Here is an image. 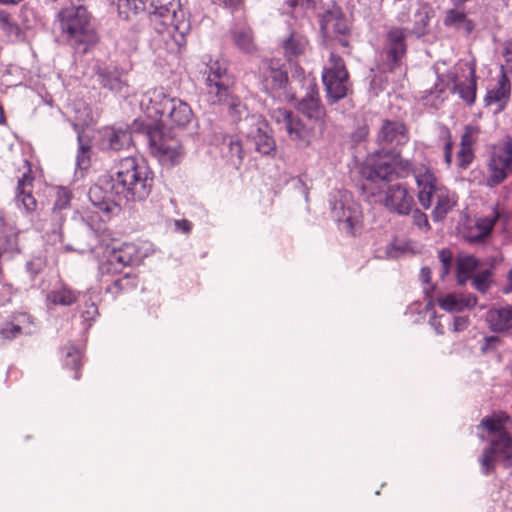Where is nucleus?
Segmentation results:
<instances>
[{
	"instance_id": "obj_9",
	"label": "nucleus",
	"mask_w": 512,
	"mask_h": 512,
	"mask_svg": "<svg viewBox=\"0 0 512 512\" xmlns=\"http://www.w3.org/2000/svg\"><path fill=\"white\" fill-rule=\"evenodd\" d=\"M146 137L150 153L158 159L162 165H175L183 156L180 140L160 125L149 126Z\"/></svg>"
},
{
	"instance_id": "obj_57",
	"label": "nucleus",
	"mask_w": 512,
	"mask_h": 512,
	"mask_svg": "<svg viewBox=\"0 0 512 512\" xmlns=\"http://www.w3.org/2000/svg\"><path fill=\"white\" fill-rule=\"evenodd\" d=\"M214 4L218 6H223L225 8L235 10L238 9L242 3V0H211Z\"/></svg>"
},
{
	"instance_id": "obj_18",
	"label": "nucleus",
	"mask_w": 512,
	"mask_h": 512,
	"mask_svg": "<svg viewBox=\"0 0 512 512\" xmlns=\"http://www.w3.org/2000/svg\"><path fill=\"white\" fill-rule=\"evenodd\" d=\"M320 30L324 38L337 41L342 47L350 45V27L339 8L325 11L320 17Z\"/></svg>"
},
{
	"instance_id": "obj_6",
	"label": "nucleus",
	"mask_w": 512,
	"mask_h": 512,
	"mask_svg": "<svg viewBox=\"0 0 512 512\" xmlns=\"http://www.w3.org/2000/svg\"><path fill=\"white\" fill-rule=\"evenodd\" d=\"M428 168H415L408 159H403L399 152H395L383 157H368L361 167V175L365 179L362 184L364 191L372 189V185L377 181H392L396 178H406L413 174L416 178L417 173H424Z\"/></svg>"
},
{
	"instance_id": "obj_43",
	"label": "nucleus",
	"mask_w": 512,
	"mask_h": 512,
	"mask_svg": "<svg viewBox=\"0 0 512 512\" xmlns=\"http://www.w3.org/2000/svg\"><path fill=\"white\" fill-rule=\"evenodd\" d=\"M492 283V271L485 269L477 273L472 277V286L478 292L485 294L491 287Z\"/></svg>"
},
{
	"instance_id": "obj_22",
	"label": "nucleus",
	"mask_w": 512,
	"mask_h": 512,
	"mask_svg": "<svg viewBox=\"0 0 512 512\" xmlns=\"http://www.w3.org/2000/svg\"><path fill=\"white\" fill-rule=\"evenodd\" d=\"M504 212L496 207L490 214L476 219L475 224L464 232V239L469 244H483L491 236L495 224L503 217Z\"/></svg>"
},
{
	"instance_id": "obj_26",
	"label": "nucleus",
	"mask_w": 512,
	"mask_h": 512,
	"mask_svg": "<svg viewBox=\"0 0 512 512\" xmlns=\"http://www.w3.org/2000/svg\"><path fill=\"white\" fill-rule=\"evenodd\" d=\"M96 75L98 82L103 88L109 89L121 96L129 94L127 80L124 78V74L116 67H98Z\"/></svg>"
},
{
	"instance_id": "obj_23",
	"label": "nucleus",
	"mask_w": 512,
	"mask_h": 512,
	"mask_svg": "<svg viewBox=\"0 0 512 512\" xmlns=\"http://www.w3.org/2000/svg\"><path fill=\"white\" fill-rule=\"evenodd\" d=\"M298 110L320 128L325 126L326 110L320 101L315 85L310 86L306 95L299 101Z\"/></svg>"
},
{
	"instance_id": "obj_5",
	"label": "nucleus",
	"mask_w": 512,
	"mask_h": 512,
	"mask_svg": "<svg viewBox=\"0 0 512 512\" xmlns=\"http://www.w3.org/2000/svg\"><path fill=\"white\" fill-rule=\"evenodd\" d=\"M69 1L70 5L58 13L61 33L69 45L85 53L95 40L91 17L81 0Z\"/></svg>"
},
{
	"instance_id": "obj_53",
	"label": "nucleus",
	"mask_w": 512,
	"mask_h": 512,
	"mask_svg": "<svg viewBox=\"0 0 512 512\" xmlns=\"http://www.w3.org/2000/svg\"><path fill=\"white\" fill-rule=\"evenodd\" d=\"M499 342L500 338L498 336L491 335L484 337L483 343L481 345V351L485 353L491 349H494Z\"/></svg>"
},
{
	"instance_id": "obj_7",
	"label": "nucleus",
	"mask_w": 512,
	"mask_h": 512,
	"mask_svg": "<svg viewBox=\"0 0 512 512\" xmlns=\"http://www.w3.org/2000/svg\"><path fill=\"white\" fill-rule=\"evenodd\" d=\"M141 105L149 117H160L164 122L177 127H186L193 118L190 105L177 97H170L163 88L149 90L142 98Z\"/></svg>"
},
{
	"instance_id": "obj_45",
	"label": "nucleus",
	"mask_w": 512,
	"mask_h": 512,
	"mask_svg": "<svg viewBox=\"0 0 512 512\" xmlns=\"http://www.w3.org/2000/svg\"><path fill=\"white\" fill-rule=\"evenodd\" d=\"M478 266V260L474 256H467L461 259L457 265V274L459 282L462 283V275L468 274L476 269Z\"/></svg>"
},
{
	"instance_id": "obj_15",
	"label": "nucleus",
	"mask_w": 512,
	"mask_h": 512,
	"mask_svg": "<svg viewBox=\"0 0 512 512\" xmlns=\"http://www.w3.org/2000/svg\"><path fill=\"white\" fill-rule=\"evenodd\" d=\"M410 30L393 26L388 29L384 38L381 59L385 69L393 72L401 67L407 54L406 38Z\"/></svg>"
},
{
	"instance_id": "obj_54",
	"label": "nucleus",
	"mask_w": 512,
	"mask_h": 512,
	"mask_svg": "<svg viewBox=\"0 0 512 512\" xmlns=\"http://www.w3.org/2000/svg\"><path fill=\"white\" fill-rule=\"evenodd\" d=\"M468 318L465 316H456L453 318L452 322V330L454 332H460L467 328L468 326Z\"/></svg>"
},
{
	"instance_id": "obj_27",
	"label": "nucleus",
	"mask_w": 512,
	"mask_h": 512,
	"mask_svg": "<svg viewBox=\"0 0 512 512\" xmlns=\"http://www.w3.org/2000/svg\"><path fill=\"white\" fill-rule=\"evenodd\" d=\"M486 322L495 333H512V303L491 307L486 313Z\"/></svg>"
},
{
	"instance_id": "obj_44",
	"label": "nucleus",
	"mask_w": 512,
	"mask_h": 512,
	"mask_svg": "<svg viewBox=\"0 0 512 512\" xmlns=\"http://www.w3.org/2000/svg\"><path fill=\"white\" fill-rule=\"evenodd\" d=\"M479 130L477 127L467 125L461 136L460 148L473 149V145L477 140Z\"/></svg>"
},
{
	"instance_id": "obj_16",
	"label": "nucleus",
	"mask_w": 512,
	"mask_h": 512,
	"mask_svg": "<svg viewBox=\"0 0 512 512\" xmlns=\"http://www.w3.org/2000/svg\"><path fill=\"white\" fill-rule=\"evenodd\" d=\"M145 256L135 244L126 243L107 253L99 265V273L101 276L121 273L125 267L139 264Z\"/></svg>"
},
{
	"instance_id": "obj_52",
	"label": "nucleus",
	"mask_w": 512,
	"mask_h": 512,
	"mask_svg": "<svg viewBox=\"0 0 512 512\" xmlns=\"http://www.w3.org/2000/svg\"><path fill=\"white\" fill-rule=\"evenodd\" d=\"M418 19L415 22V27L413 29V33L420 37L425 34V28L427 26L428 17L422 13L417 14Z\"/></svg>"
},
{
	"instance_id": "obj_47",
	"label": "nucleus",
	"mask_w": 512,
	"mask_h": 512,
	"mask_svg": "<svg viewBox=\"0 0 512 512\" xmlns=\"http://www.w3.org/2000/svg\"><path fill=\"white\" fill-rule=\"evenodd\" d=\"M411 214H412V221L415 226H417L419 229L424 230V231L430 230V224H429L427 215L424 212H422L420 209L414 207L412 209Z\"/></svg>"
},
{
	"instance_id": "obj_1",
	"label": "nucleus",
	"mask_w": 512,
	"mask_h": 512,
	"mask_svg": "<svg viewBox=\"0 0 512 512\" xmlns=\"http://www.w3.org/2000/svg\"><path fill=\"white\" fill-rule=\"evenodd\" d=\"M206 77L207 100L212 105L225 106L233 122L244 121L247 129L246 145L261 155H270L276 149V142L268 123L260 115H250L245 103L237 94L234 77L227 72L219 60L208 66Z\"/></svg>"
},
{
	"instance_id": "obj_25",
	"label": "nucleus",
	"mask_w": 512,
	"mask_h": 512,
	"mask_svg": "<svg viewBox=\"0 0 512 512\" xmlns=\"http://www.w3.org/2000/svg\"><path fill=\"white\" fill-rule=\"evenodd\" d=\"M222 158L234 168L238 169L244 160L245 154L249 148L242 145L236 135L224 134L219 143Z\"/></svg>"
},
{
	"instance_id": "obj_2",
	"label": "nucleus",
	"mask_w": 512,
	"mask_h": 512,
	"mask_svg": "<svg viewBox=\"0 0 512 512\" xmlns=\"http://www.w3.org/2000/svg\"><path fill=\"white\" fill-rule=\"evenodd\" d=\"M154 175L142 159L132 156L121 159L107 186L121 202H141L151 193Z\"/></svg>"
},
{
	"instance_id": "obj_59",
	"label": "nucleus",
	"mask_w": 512,
	"mask_h": 512,
	"mask_svg": "<svg viewBox=\"0 0 512 512\" xmlns=\"http://www.w3.org/2000/svg\"><path fill=\"white\" fill-rule=\"evenodd\" d=\"M296 189L304 196L305 200H308L309 188L302 178H296L294 180Z\"/></svg>"
},
{
	"instance_id": "obj_55",
	"label": "nucleus",
	"mask_w": 512,
	"mask_h": 512,
	"mask_svg": "<svg viewBox=\"0 0 512 512\" xmlns=\"http://www.w3.org/2000/svg\"><path fill=\"white\" fill-rule=\"evenodd\" d=\"M14 324H20L25 325L26 327H31L36 330V326L34 325L33 318L27 314V313H20L15 317V323Z\"/></svg>"
},
{
	"instance_id": "obj_60",
	"label": "nucleus",
	"mask_w": 512,
	"mask_h": 512,
	"mask_svg": "<svg viewBox=\"0 0 512 512\" xmlns=\"http://www.w3.org/2000/svg\"><path fill=\"white\" fill-rule=\"evenodd\" d=\"M430 325L434 328L435 332L439 335L444 334V326L442 325L441 321L437 319V317L434 315L429 320Z\"/></svg>"
},
{
	"instance_id": "obj_4",
	"label": "nucleus",
	"mask_w": 512,
	"mask_h": 512,
	"mask_svg": "<svg viewBox=\"0 0 512 512\" xmlns=\"http://www.w3.org/2000/svg\"><path fill=\"white\" fill-rule=\"evenodd\" d=\"M480 426L489 433V445L479 458L481 472L490 474L499 460H512V418L503 411L484 417Z\"/></svg>"
},
{
	"instance_id": "obj_37",
	"label": "nucleus",
	"mask_w": 512,
	"mask_h": 512,
	"mask_svg": "<svg viewBox=\"0 0 512 512\" xmlns=\"http://www.w3.org/2000/svg\"><path fill=\"white\" fill-rule=\"evenodd\" d=\"M232 37L235 45L245 51L251 52L254 49L251 29L246 25L235 26L232 30Z\"/></svg>"
},
{
	"instance_id": "obj_31",
	"label": "nucleus",
	"mask_w": 512,
	"mask_h": 512,
	"mask_svg": "<svg viewBox=\"0 0 512 512\" xmlns=\"http://www.w3.org/2000/svg\"><path fill=\"white\" fill-rule=\"evenodd\" d=\"M449 80L452 83V89L455 93H458L460 98L465 101L468 105L475 102L476 99V75L473 68H469L467 75L465 76V82L459 81L456 73H448Z\"/></svg>"
},
{
	"instance_id": "obj_14",
	"label": "nucleus",
	"mask_w": 512,
	"mask_h": 512,
	"mask_svg": "<svg viewBox=\"0 0 512 512\" xmlns=\"http://www.w3.org/2000/svg\"><path fill=\"white\" fill-rule=\"evenodd\" d=\"M512 172V140L495 146L486 165L485 184L489 188L500 185Z\"/></svg>"
},
{
	"instance_id": "obj_11",
	"label": "nucleus",
	"mask_w": 512,
	"mask_h": 512,
	"mask_svg": "<svg viewBox=\"0 0 512 512\" xmlns=\"http://www.w3.org/2000/svg\"><path fill=\"white\" fill-rule=\"evenodd\" d=\"M329 205L331 215L339 228L352 234L355 226L360 222L361 212L351 193L342 189L331 191Z\"/></svg>"
},
{
	"instance_id": "obj_41",
	"label": "nucleus",
	"mask_w": 512,
	"mask_h": 512,
	"mask_svg": "<svg viewBox=\"0 0 512 512\" xmlns=\"http://www.w3.org/2000/svg\"><path fill=\"white\" fill-rule=\"evenodd\" d=\"M135 278H131L129 273L124 274L122 277H118L109 284L105 291L112 295H117L121 291H127L136 287Z\"/></svg>"
},
{
	"instance_id": "obj_33",
	"label": "nucleus",
	"mask_w": 512,
	"mask_h": 512,
	"mask_svg": "<svg viewBox=\"0 0 512 512\" xmlns=\"http://www.w3.org/2000/svg\"><path fill=\"white\" fill-rule=\"evenodd\" d=\"M308 40L302 34L298 32H291L281 43V48L285 58L289 62H293L298 59L299 56L303 55Z\"/></svg>"
},
{
	"instance_id": "obj_62",
	"label": "nucleus",
	"mask_w": 512,
	"mask_h": 512,
	"mask_svg": "<svg viewBox=\"0 0 512 512\" xmlns=\"http://www.w3.org/2000/svg\"><path fill=\"white\" fill-rule=\"evenodd\" d=\"M502 292L504 294H510L512 293V268L509 270L507 274V283L502 288Z\"/></svg>"
},
{
	"instance_id": "obj_29",
	"label": "nucleus",
	"mask_w": 512,
	"mask_h": 512,
	"mask_svg": "<svg viewBox=\"0 0 512 512\" xmlns=\"http://www.w3.org/2000/svg\"><path fill=\"white\" fill-rule=\"evenodd\" d=\"M24 163L27 166V171L18 180L15 204L18 208L30 212L36 208V200L32 195L33 177L31 176L30 164L28 160H25Z\"/></svg>"
},
{
	"instance_id": "obj_21",
	"label": "nucleus",
	"mask_w": 512,
	"mask_h": 512,
	"mask_svg": "<svg viewBox=\"0 0 512 512\" xmlns=\"http://www.w3.org/2000/svg\"><path fill=\"white\" fill-rule=\"evenodd\" d=\"M132 145V133L126 124H114L99 131L98 146L102 150L121 151Z\"/></svg>"
},
{
	"instance_id": "obj_24",
	"label": "nucleus",
	"mask_w": 512,
	"mask_h": 512,
	"mask_svg": "<svg viewBox=\"0 0 512 512\" xmlns=\"http://www.w3.org/2000/svg\"><path fill=\"white\" fill-rule=\"evenodd\" d=\"M511 95V83L506 73L504 72V66L501 67V73L499 74L496 82L491 84L487 89L484 97V103L486 106L495 105V112L502 111L510 100Z\"/></svg>"
},
{
	"instance_id": "obj_10",
	"label": "nucleus",
	"mask_w": 512,
	"mask_h": 512,
	"mask_svg": "<svg viewBox=\"0 0 512 512\" xmlns=\"http://www.w3.org/2000/svg\"><path fill=\"white\" fill-rule=\"evenodd\" d=\"M322 82L329 104H334L345 98L351 91L349 73L344 60L334 52L330 53L322 71Z\"/></svg>"
},
{
	"instance_id": "obj_17",
	"label": "nucleus",
	"mask_w": 512,
	"mask_h": 512,
	"mask_svg": "<svg viewBox=\"0 0 512 512\" xmlns=\"http://www.w3.org/2000/svg\"><path fill=\"white\" fill-rule=\"evenodd\" d=\"M260 80L263 90L273 99H279L288 83L287 70L280 60H265L260 67Z\"/></svg>"
},
{
	"instance_id": "obj_39",
	"label": "nucleus",
	"mask_w": 512,
	"mask_h": 512,
	"mask_svg": "<svg viewBox=\"0 0 512 512\" xmlns=\"http://www.w3.org/2000/svg\"><path fill=\"white\" fill-rule=\"evenodd\" d=\"M63 351L65 353L63 359V366L65 368L75 370L74 379L78 380L80 378L78 369L81 366L82 360L81 351L73 344H69L68 346L64 347Z\"/></svg>"
},
{
	"instance_id": "obj_51",
	"label": "nucleus",
	"mask_w": 512,
	"mask_h": 512,
	"mask_svg": "<svg viewBox=\"0 0 512 512\" xmlns=\"http://www.w3.org/2000/svg\"><path fill=\"white\" fill-rule=\"evenodd\" d=\"M452 156H453V142L451 140L450 134L447 133V139L445 140V143L443 146V157H444V162L447 165V167H451Z\"/></svg>"
},
{
	"instance_id": "obj_12",
	"label": "nucleus",
	"mask_w": 512,
	"mask_h": 512,
	"mask_svg": "<svg viewBox=\"0 0 512 512\" xmlns=\"http://www.w3.org/2000/svg\"><path fill=\"white\" fill-rule=\"evenodd\" d=\"M409 141V134L406 125L397 120L385 119L378 130L376 143L379 149L369 157H383L397 152L398 147Z\"/></svg>"
},
{
	"instance_id": "obj_42",
	"label": "nucleus",
	"mask_w": 512,
	"mask_h": 512,
	"mask_svg": "<svg viewBox=\"0 0 512 512\" xmlns=\"http://www.w3.org/2000/svg\"><path fill=\"white\" fill-rule=\"evenodd\" d=\"M78 152L76 156V173L81 174L90 166V146L83 143L81 134L78 132Z\"/></svg>"
},
{
	"instance_id": "obj_3",
	"label": "nucleus",
	"mask_w": 512,
	"mask_h": 512,
	"mask_svg": "<svg viewBox=\"0 0 512 512\" xmlns=\"http://www.w3.org/2000/svg\"><path fill=\"white\" fill-rule=\"evenodd\" d=\"M150 22L170 49L179 50L186 43L190 22L181 0H154L147 11Z\"/></svg>"
},
{
	"instance_id": "obj_30",
	"label": "nucleus",
	"mask_w": 512,
	"mask_h": 512,
	"mask_svg": "<svg viewBox=\"0 0 512 512\" xmlns=\"http://www.w3.org/2000/svg\"><path fill=\"white\" fill-rule=\"evenodd\" d=\"M439 306L450 313L462 312L477 305V297L471 293H447L438 297Z\"/></svg>"
},
{
	"instance_id": "obj_48",
	"label": "nucleus",
	"mask_w": 512,
	"mask_h": 512,
	"mask_svg": "<svg viewBox=\"0 0 512 512\" xmlns=\"http://www.w3.org/2000/svg\"><path fill=\"white\" fill-rule=\"evenodd\" d=\"M45 267V260L42 257H34L26 263V271L31 279H34Z\"/></svg>"
},
{
	"instance_id": "obj_56",
	"label": "nucleus",
	"mask_w": 512,
	"mask_h": 512,
	"mask_svg": "<svg viewBox=\"0 0 512 512\" xmlns=\"http://www.w3.org/2000/svg\"><path fill=\"white\" fill-rule=\"evenodd\" d=\"M286 3L289 7L299 9L300 11H304L312 6V0H286Z\"/></svg>"
},
{
	"instance_id": "obj_63",
	"label": "nucleus",
	"mask_w": 512,
	"mask_h": 512,
	"mask_svg": "<svg viewBox=\"0 0 512 512\" xmlns=\"http://www.w3.org/2000/svg\"><path fill=\"white\" fill-rule=\"evenodd\" d=\"M420 277L423 282L429 283L431 280V271L428 267H423L420 272Z\"/></svg>"
},
{
	"instance_id": "obj_46",
	"label": "nucleus",
	"mask_w": 512,
	"mask_h": 512,
	"mask_svg": "<svg viewBox=\"0 0 512 512\" xmlns=\"http://www.w3.org/2000/svg\"><path fill=\"white\" fill-rule=\"evenodd\" d=\"M474 160L473 149L460 148L457 152L456 165L460 169H467Z\"/></svg>"
},
{
	"instance_id": "obj_20",
	"label": "nucleus",
	"mask_w": 512,
	"mask_h": 512,
	"mask_svg": "<svg viewBox=\"0 0 512 512\" xmlns=\"http://www.w3.org/2000/svg\"><path fill=\"white\" fill-rule=\"evenodd\" d=\"M383 204L391 213L406 216L415 207L414 194L403 184L389 185Z\"/></svg>"
},
{
	"instance_id": "obj_34",
	"label": "nucleus",
	"mask_w": 512,
	"mask_h": 512,
	"mask_svg": "<svg viewBox=\"0 0 512 512\" xmlns=\"http://www.w3.org/2000/svg\"><path fill=\"white\" fill-rule=\"evenodd\" d=\"M117 7L118 14L125 20H132L133 16L146 13V4L143 0H112Z\"/></svg>"
},
{
	"instance_id": "obj_28",
	"label": "nucleus",
	"mask_w": 512,
	"mask_h": 512,
	"mask_svg": "<svg viewBox=\"0 0 512 512\" xmlns=\"http://www.w3.org/2000/svg\"><path fill=\"white\" fill-rule=\"evenodd\" d=\"M108 183H110V180L106 181L103 185L95 184L90 187L88 192L91 203L106 214L112 213L115 208L122 204L121 200H118L111 193V189L107 186Z\"/></svg>"
},
{
	"instance_id": "obj_64",
	"label": "nucleus",
	"mask_w": 512,
	"mask_h": 512,
	"mask_svg": "<svg viewBox=\"0 0 512 512\" xmlns=\"http://www.w3.org/2000/svg\"><path fill=\"white\" fill-rule=\"evenodd\" d=\"M23 0H0V5H17Z\"/></svg>"
},
{
	"instance_id": "obj_50",
	"label": "nucleus",
	"mask_w": 512,
	"mask_h": 512,
	"mask_svg": "<svg viewBox=\"0 0 512 512\" xmlns=\"http://www.w3.org/2000/svg\"><path fill=\"white\" fill-rule=\"evenodd\" d=\"M85 307L86 309L82 311L81 317L84 322H87L88 326H90L91 321H93L98 315V308L94 302L86 303Z\"/></svg>"
},
{
	"instance_id": "obj_8",
	"label": "nucleus",
	"mask_w": 512,
	"mask_h": 512,
	"mask_svg": "<svg viewBox=\"0 0 512 512\" xmlns=\"http://www.w3.org/2000/svg\"><path fill=\"white\" fill-rule=\"evenodd\" d=\"M416 184L421 206L429 209L435 203L432 218L435 222L442 221L456 204L455 194L441 185L431 170L417 173Z\"/></svg>"
},
{
	"instance_id": "obj_40",
	"label": "nucleus",
	"mask_w": 512,
	"mask_h": 512,
	"mask_svg": "<svg viewBox=\"0 0 512 512\" xmlns=\"http://www.w3.org/2000/svg\"><path fill=\"white\" fill-rule=\"evenodd\" d=\"M34 329L20 324H7L0 330V345L5 344L6 341L17 338L21 334L31 335Z\"/></svg>"
},
{
	"instance_id": "obj_13",
	"label": "nucleus",
	"mask_w": 512,
	"mask_h": 512,
	"mask_svg": "<svg viewBox=\"0 0 512 512\" xmlns=\"http://www.w3.org/2000/svg\"><path fill=\"white\" fill-rule=\"evenodd\" d=\"M71 198L70 190L65 187H59L56 192V199L50 219H45L37 225V228L43 231V237L51 245H57L62 242V224L65 219L63 211L69 208Z\"/></svg>"
},
{
	"instance_id": "obj_32",
	"label": "nucleus",
	"mask_w": 512,
	"mask_h": 512,
	"mask_svg": "<svg viewBox=\"0 0 512 512\" xmlns=\"http://www.w3.org/2000/svg\"><path fill=\"white\" fill-rule=\"evenodd\" d=\"M80 293L63 285L55 287L46 296V305L49 311L57 306H70L78 300Z\"/></svg>"
},
{
	"instance_id": "obj_38",
	"label": "nucleus",
	"mask_w": 512,
	"mask_h": 512,
	"mask_svg": "<svg viewBox=\"0 0 512 512\" xmlns=\"http://www.w3.org/2000/svg\"><path fill=\"white\" fill-rule=\"evenodd\" d=\"M410 248L409 242L395 239L388 243L385 248L378 249L376 257L381 259H396L406 253Z\"/></svg>"
},
{
	"instance_id": "obj_58",
	"label": "nucleus",
	"mask_w": 512,
	"mask_h": 512,
	"mask_svg": "<svg viewBox=\"0 0 512 512\" xmlns=\"http://www.w3.org/2000/svg\"><path fill=\"white\" fill-rule=\"evenodd\" d=\"M175 228L183 233H189L192 229V223L186 219L175 220Z\"/></svg>"
},
{
	"instance_id": "obj_35",
	"label": "nucleus",
	"mask_w": 512,
	"mask_h": 512,
	"mask_svg": "<svg viewBox=\"0 0 512 512\" xmlns=\"http://www.w3.org/2000/svg\"><path fill=\"white\" fill-rule=\"evenodd\" d=\"M0 29L11 42H20L25 39L24 31L12 16L4 11L0 12Z\"/></svg>"
},
{
	"instance_id": "obj_19",
	"label": "nucleus",
	"mask_w": 512,
	"mask_h": 512,
	"mask_svg": "<svg viewBox=\"0 0 512 512\" xmlns=\"http://www.w3.org/2000/svg\"><path fill=\"white\" fill-rule=\"evenodd\" d=\"M272 118L280 125L289 138L299 146H307L310 130L301 119L287 109L277 108L272 112Z\"/></svg>"
},
{
	"instance_id": "obj_36",
	"label": "nucleus",
	"mask_w": 512,
	"mask_h": 512,
	"mask_svg": "<svg viewBox=\"0 0 512 512\" xmlns=\"http://www.w3.org/2000/svg\"><path fill=\"white\" fill-rule=\"evenodd\" d=\"M444 24L447 27L464 30L466 33L472 32L474 25L469 20L465 12L458 9H450L444 18Z\"/></svg>"
},
{
	"instance_id": "obj_61",
	"label": "nucleus",
	"mask_w": 512,
	"mask_h": 512,
	"mask_svg": "<svg viewBox=\"0 0 512 512\" xmlns=\"http://www.w3.org/2000/svg\"><path fill=\"white\" fill-rule=\"evenodd\" d=\"M505 59L506 66L512 71V40L506 46Z\"/></svg>"
},
{
	"instance_id": "obj_49",
	"label": "nucleus",
	"mask_w": 512,
	"mask_h": 512,
	"mask_svg": "<svg viewBox=\"0 0 512 512\" xmlns=\"http://www.w3.org/2000/svg\"><path fill=\"white\" fill-rule=\"evenodd\" d=\"M438 258L440 262L442 263V271H441V277L446 276L452 267L453 263V256L452 252L448 249H442L438 253Z\"/></svg>"
}]
</instances>
